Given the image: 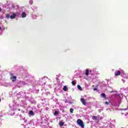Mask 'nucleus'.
<instances>
[{"instance_id":"f257e3e1","label":"nucleus","mask_w":128,"mask_h":128,"mask_svg":"<svg viewBox=\"0 0 128 128\" xmlns=\"http://www.w3.org/2000/svg\"><path fill=\"white\" fill-rule=\"evenodd\" d=\"M8 8L10 10H18V6L16 4L12 3L8 4Z\"/></svg>"},{"instance_id":"f03ea898","label":"nucleus","mask_w":128,"mask_h":128,"mask_svg":"<svg viewBox=\"0 0 128 128\" xmlns=\"http://www.w3.org/2000/svg\"><path fill=\"white\" fill-rule=\"evenodd\" d=\"M77 124L80 126H81V128H84V122L82 120L78 119L77 120Z\"/></svg>"},{"instance_id":"7ed1b4c3","label":"nucleus","mask_w":128,"mask_h":128,"mask_svg":"<svg viewBox=\"0 0 128 128\" xmlns=\"http://www.w3.org/2000/svg\"><path fill=\"white\" fill-rule=\"evenodd\" d=\"M42 122H41V124H46V117H42Z\"/></svg>"},{"instance_id":"20e7f679","label":"nucleus","mask_w":128,"mask_h":128,"mask_svg":"<svg viewBox=\"0 0 128 128\" xmlns=\"http://www.w3.org/2000/svg\"><path fill=\"white\" fill-rule=\"evenodd\" d=\"M80 102H82V104H84V106H86V100H84V98H82L80 99Z\"/></svg>"},{"instance_id":"39448f33","label":"nucleus","mask_w":128,"mask_h":128,"mask_svg":"<svg viewBox=\"0 0 128 128\" xmlns=\"http://www.w3.org/2000/svg\"><path fill=\"white\" fill-rule=\"evenodd\" d=\"M16 16V14L13 13L12 15L10 16V18L12 20L14 18H15Z\"/></svg>"},{"instance_id":"423d86ee","label":"nucleus","mask_w":128,"mask_h":128,"mask_svg":"<svg viewBox=\"0 0 128 128\" xmlns=\"http://www.w3.org/2000/svg\"><path fill=\"white\" fill-rule=\"evenodd\" d=\"M10 80L12 82H16V76H12L10 78Z\"/></svg>"},{"instance_id":"0eeeda50","label":"nucleus","mask_w":128,"mask_h":128,"mask_svg":"<svg viewBox=\"0 0 128 128\" xmlns=\"http://www.w3.org/2000/svg\"><path fill=\"white\" fill-rule=\"evenodd\" d=\"M92 118L94 120H98V116H93L92 117Z\"/></svg>"},{"instance_id":"6e6552de","label":"nucleus","mask_w":128,"mask_h":128,"mask_svg":"<svg viewBox=\"0 0 128 128\" xmlns=\"http://www.w3.org/2000/svg\"><path fill=\"white\" fill-rule=\"evenodd\" d=\"M121 76H122L124 78H128V74H124V73H123V74H122Z\"/></svg>"},{"instance_id":"1a4fd4ad","label":"nucleus","mask_w":128,"mask_h":128,"mask_svg":"<svg viewBox=\"0 0 128 128\" xmlns=\"http://www.w3.org/2000/svg\"><path fill=\"white\" fill-rule=\"evenodd\" d=\"M63 90H64V92H68V87L66 86H64V87L63 88Z\"/></svg>"},{"instance_id":"9d476101","label":"nucleus","mask_w":128,"mask_h":128,"mask_svg":"<svg viewBox=\"0 0 128 128\" xmlns=\"http://www.w3.org/2000/svg\"><path fill=\"white\" fill-rule=\"evenodd\" d=\"M26 12H24L22 13V18H26Z\"/></svg>"},{"instance_id":"9b49d317","label":"nucleus","mask_w":128,"mask_h":128,"mask_svg":"<svg viewBox=\"0 0 128 128\" xmlns=\"http://www.w3.org/2000/svg\"><path fill=\"white\" fill-rule=\"evenodd\" d=\"M120 70H118L116 73H115V76H120Z\"/></svg>"},{"instance_id":"f8f14e48","label":"nucleus","mask_w":128,"mask_h":128,"mask_svg":"<svg viewBox=\"0 0 128 128\" xmlns=\"http://www.w3.org/2000/svg\"><path fill=\"white\" fill-rule=\"evenodd\" d=\"M29 114H30V116H34V112H32V111H30L29 112Z\"/></svg>"},{"instance_id":"ddd939ff","label":"nucleus","mask_w":128,"mask_h":128,"mask_svg":"<svg viewBox=\"0 0 128 128\" xmlns=\"http://www.w3.org/2000/svg\"><path fill=\"white\" fill-rule=\"evenodd\" d=\"M102 98H106V94L103 93L101 94Z\"/></svg>"},{"instance_id":"4468645a","label":"nucleus","mask_w":128,"mask_h":128,"mask_svg":"<svg viewBox=\"0 0 128 128\" xmlns=\"http://www.w3.org/2000/svg\"><path fill=\"white\" fill-rule=\"evenodd\" d=\"M10 18V14H6V18Z\"/></svg>"},{"instance_id":"2eb2a0df","label":"nucleus","mask_w":128,"mask_h":128,"mask_svg":"<svg viewBox=\"0 0 128 128\" xmlns=\"http://www.w3.org/2000/svg\"><path fill=\"white\" fill-rule=\"evenodd\" d=\"M77 88L78 90H82V87L80 85H78Z\"/></svg>"},{"instance_id":"dca6fc26","label":"nucleus","mask_w":128,"mask_h":128,"mask_svg":"<svg viewBox=\"0 0 128 128\" xmlns=\"http://www.w3.org/2000/svg\"><path fill=\"white\" fill-rule=\"evenodd\" d=\"M88 70H86V76H88Z\"/></svg>"},{"instance_id":"f3484780","label":"nucleus","mask_w":128,"mask_h":128,"mask_svg":"<svg viewBox=\"0 0 128 128\" xmlns=\"http://www.w3.org/2000/svg\"><path fill=\"white\" fill-rule=\"evenodd\" d=\"M70 112H71L72 114H73V113H74V108H71L70 109Z\"/></svg>"},{"instance_id":"a211bd4d","label":"nucleus","mask_w":128,"mask_h":128,"mask_svg":"<svg viewBox=\"0 0 128 128\" xmlns=\"http://www.w3.org/2000/svg\"><path fill=\"white\" fill-rule=\"evenodd\" d=\"M59 124H60V126H64V124L63 122H60Z\"/></svg>"},{"instance_id":"6ab92c4d","label":"nucleus","mask_w":128,"mask_h":128,"mask_svg":"<svg viewBox=\"0 0 128 128\" xmlns=\"http://www.w3.org/2000/svg\"><path fill=\"white\" fill-rule=\"evenodd\" d=\"M76 82L74 81H72V86H76Z\"/></svg>"},{"instance_id":"aec40b11","label":"nucleus","mask_w":128,"mask_h":128,"mask_svg":"<svg viewBox=\"0 0 128 128\" xmlns=\"http://www.w3.org/2000/svg\"><path fill=\"white\" fill-rule=\"evenodd\" d=\"M29 2H30V4H32V2H33L32 0H30Z\"/></svg>"},{"instance_id":"412c9836","label":"nucleus","mask_w":128,"mask_h":128,"mask_svg":"<svg viewBox=\"0 0 128 128\" xmlns=\"http://www.w3.org/2000/svg\"><path fill=\"white\" fill-rule=\"evenodd\" d=\"M54 114L55 116H56V114H58V112L56 111L54 112Z\"/></svg>"},{"instance_id":"4be33fe9","label":"nucleus","mask_w":128,"mask_h":128,"mask_svg":"<svg viewBox=\"0 0 128 128\" xmlns=\"http://www.w3.org/2000/svg\"><path fill=\"white\" fill-rule=\"evenodd\" d=\"M105 104L108 105V102H105Z\"/></svg>"},{"instance_id":"5701e85b","label":"nucleus","mask_w":128,"mask_h":128,"mask_svg":"<svg viewBox=\"0 0 128 128\" xmlns=\"http://www.w3.org/2000/svg\"><path fill=\"white\" fill-rule=\"evenodd\" d=\"M94 90H98V88H94Z\"/></svg>"},{"instance_id":"b1692460","label":"nucleus","mask_w":128,"mask_h":128,"mask_svg":"<svg viewBox=\"0 0 128 128\" xmlns=\"http://www.w3.org/2000/svg\"><path fill=\"white\" fill-rule=\"evenodd\" d=\"M10 75H11L12 76H14V74H10Z\"/></svg>"},{"instance_id":"393cba45","label":"nucleus","mask_w":128,"mask_h":128,"mask_svg":"<svg viewBox=\"0 0 128 128\" xmlns=\"http://www.w3.org/2000/svg\"><path fill=\"white\" fill-rule=\"evenodd\" d=\"M2 126V122H0V126Z\"/></svg>"},{"instance_id":"a878e982","label":"nucleus","mask_w":128,"mask_h":128,"mask_svg":"<svg viewBox=\"0 0 128 128\" xmlns=\"http://www.w3.org/2000/svg\"><path fill=\"white\" fill-rule=\"evenodd\" d=\"M110 92H114V91H110Z\"/></svg>"},{"instance_id":"bb28decb","label":"nucleus","mask_w":128,"mask_h":128,"mask_svg":"<svg viewBox=\"0 0 128 128\" xmlns=\"http://www.w3.org/2000/svg\"><path fill=\"white\" fill-rule=\"evenodd\" d=\"M0 12H2V8H0Z\"/></svg>"},{"instance_id":"cd10ccee","label":"nucleus","mask_w":128,"mask_h":128,"mask_svg":"<svg viewBox=\"0 0 128 128\" xmlns=\"http://www.w3.org/2000/svg\"><path fill=\"white\" fill-rule=\"evenodd\" d=\"M0 30H2V27L0 26Z\"/></svg>"},{"instance_id":"c85d7f7f","label":"nucleus","mask_w":128,"mask_h":128,"mask_svg":"<svg viewBox=\"0 0 128 128\" xmlns=\"http://www.w3.org/2000/svg\"><path fill=\"white\" fill-rule=\"evenodd\" d=\"M122 80L123 82H124V80Z\"/></svg>"},{"instance_id":"c756f323","label":"nucleus","mask_w":128,"mask_h":128,"mask_svg":"<svg viewBox=\"0 0 128 128\" xmlns=\"http://www.w3.org/2000/svg\"><path fill=\"white\" fill-rule=\"evenodd\" d=\"M23 84H26V82H24Z\"/></svg>"},{"instance_id":"7c9ffc66","label":"nucleus","mask_w":128,"mask_h":128,"mask_svg":"<svg viewBox=\"0 0 128 128\" xmlns=\"http://www.w3.org/2000/svg\"><path fill=\"white\" fill-rule=\"evenodd\" d=\"M124 110H126V108L124 109Z\"/></svg>"},{"instance_id":"2f4dec72","label":"nucleus","mask_w":128,"mask_h":128,"mask_svg":"<svg viewBox=\"0 0 128 128\" xmlns=\"http://www.w3.org/2000/svg\"><path fill=\"white\" fill-rule=\"evenodd\" d=\"M1 100H0V102Z\"/></svg>"},{"instance_id":"473e14b6","label":"nucleus","mask_w":128,"mask_h":128,"mask_svg":"<svg viewBox=\"0 0 128 128\" xmlns=\"http://www.w3.org/2000/svg\"><path fill=\"white\" fill-rule=\"evenodd\" d=\"M127 90H128V88H127Z\"/></svg>"},{"instance_id":"72a5a7b5","label":"nucleus","mask_w":128,"mask_h":128,"mask_svg":"<svg viewBox=\"0 0 128 128\" xmlns=\"http://www.w3.org/2000/svg\"><path fill=\"white\" fill-rule=\"evenodd\" d=\"M44 126H46V124H44Z\"/></svg>"}]
</instances>
